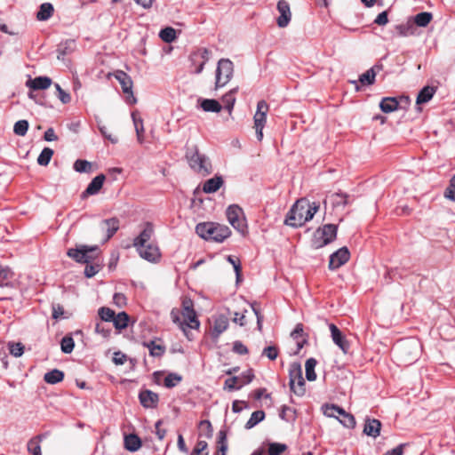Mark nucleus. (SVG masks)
Wrapping results in <instances>:
<instances>
[{"instance_id":"nucleus-3","label":"nucleus","mask_w":455,"mask_h":455,"mask_svg":"<svg viewBox=\"0 0 455 455\" xmlns=\"http://www.w3.org/2000/svg\"><path fill=\"white\" fill-rule=\"evenodd\" d=\"M181 315L184 321H180V311L178 309H172L171 312V317L172 321L179 324L180 329L185 331V327L191 329H196L199 327L200 323L197 320L196 314L193 308V302L191 299H184L182 302V312Z\"/></svg>"},{"instance_id":"nucleus-26","label":"nucleus","mask_w":455,"mask_h":455,"mask_svg":"<svg viewBox=\"0 0 455 455\" xmlns=\"http://www.w3.org/2000/svg\"><path fill=\"white\" fill-rule=\"evenodd\" d=\"M200 107L205 112L219 113L222 107L218 100L212 99L199 100Z\"/></svg>"},{"instance_id":"nucleus-59","label":"nucleus","mask_w":455,"mask_h":455,"mask_svg":"<svg viewBox=\"0 0 455 455\" xmlns=\"http://www.w3.org/2000/svg\"><path fill=\"white\" fill-rule=\"evenodd\" d=\"M28 451L33 455H42L40 443L36 439H30L28 443Z\"/></svg>"},{"instance_id":"nucleus-13","label":"nucleus","mask_w":455,"mask_h":455,"mask_svg":"<svg viewBox=\"0 0 455 455\" xmlns=\"http://www.w3.org/2000/svg\"><path fill=\"white\" fill-rule=\"evenodd\" d=\"M154 235H155L154 225L151 222H146L143 225V228L140 231V233L139 234V235L133 239V243H132L133 246L137 250L139 248H141L145 244H148L149 243H154L152 240L154 237Z\"/></svg>"},{"instance_id":"nucleus-23","label":"nucleus","mask_w":455,"mask_h":455,"mask_svg":"<svg viewBox=\"0 0 455 455\" xmlns=\"http://www.w3.org/2000/svg\"><path fill=\"white\" fill-rule=\"evenodd\" d=\"M52 84V79L48 76H37L27 81L26 85L33 90H45Z\"/></svg>"},{"instance_id":"nucleus-31","label":"nucleus","mask_w":455,"mask_h":455,"mask_svg":"<svg viewBox=\"0 0 455 455\" xmlns=\"http://www.w3.org/2000/svg\"><path fill=\"white\" fill-rule=\"evenodd\" d=\"M53 6L50 3H44L40 5L36 19L41 21L49 20L53 14Z\"/></svg>"},{"instance_id":"nucleus-12","label":"nucleus","mask_w":455,"mask_h":455,"mask_svg":"<svg viewBox=\"0 0 455 455\" xmlns=\"http://www.w3.org/2000/svg\"><path fill=\"white\" fill-rule=\"evenodd\" d=\"M139 255L151 263H157L161 259L160 249L156 243H149L136 250Z\"/></svg>"},{"instance_id":"nucleus-52","label":"nucleus","mask_w":455,"mask_h":455,"mask_svg":"<svg viewBox=\"0 0 455 455\" xmlns=\"http://www.w3.org/2000/svg\"><path fill=\"white\" fill-rule=\"evenodd\" d=\"M74 169L77 172H90L92 169V164L87 160L77 159L74 163Z\"/></svg>"},{"instance_id":"nucleus-29","label":"nucleus","mask_w":455,"mask_h":455,"mask_svg":"<svg viewBox=\"0 0 455 455\" xmlns=\"http://www.w3.org/2000/svg\"><path fill=\"white\" fill-rule=\"evenodd\" d=\"M75 46L76 44L73 40H68L60 44L57 49V58L59 60H63L66 55L71 53L74 51Z\"/></svg>"},{"instance_id":"nucleus-33","label":"nucleus","mask_w":455,"mask_h":455,"mask_svg":"<svg viewBox=\"0 0 455 455\" xmlns=\"http://www.w3.org/2000/svg\"><path fill=\"white\" fill-rule=\"evenodd\" d=\"M395 30L399 36H411L415 30L414 23L409 20L406 23L398 24L395 27Z\"/></svg>"},{"instance_id":"nucleus-62","label":"nucleus","mask_w":455,"mask_h":455,"mask_svg":"<svg viewBox=\"0 0 455 455\" xmlns=\"http://www.w3.org/2000/svg\"><path fill=\"white\" fill-rule=\"evenodd\" d=\"M228 261L233 265L235 275H236V279L239 280L240 275H241L240 260L237 258H235V257L229 255V256H228Z\"/></svg>"},{"instance_id":"nucleus-55","label":"nucleus","mask_w":455,"mask_h":455,"mask_svg":"<svg viewBox=\"0 0 455 455\" xmlns=\"http://www.w3.org/2000/svg\"><path fill=\"white\" fill-rule=\"evenodd\" d=\"M8 347L10 354L15 357H20L24 353V346L20 342H10Z\"/></svg>"},{"instance_id":"nucleus-7","label":"nucleus","mask_w":455,"mask_h":455,"mask_svg":"<svg viewBox=\"0 0 455 455\" xmlns=\"http://www.w3.org/2000/svg\"><path fill=\"white\" fill-rule=\"evenodd\" d=\"M67 255L78 263L89 264L97 260L99 248L97 246L79 245L76 248H71Z\"/></svg>"},{"instance_id":"nucleus-50","label":"nucleus","mask_w":455,"mask_h":455,"mask_svg":"<svg viewBox=\"0 0 455 455\" xmlns=\"http://www.w3.org/2000/svg\"><path fill=\"white\" fill-rule=\"evenodd\" d=\"M341 419H339V422L347 428H353L355 426V419L353 415L346 412L343 410V413H339Z\"/></svg>"},{"instance_id":"nucleus-10","label":"nucleus","mask_w":455,"mask_h":455,"mask_svg":"<svg viewBox=\"0 0 455 455\" xmlns=\"http://www.w3.org/2000/svg\"><path fill=\"white\" fill-rule=\"evenodd\" d=\"M115 78L119 82L123 92L125 94V101L129 105L137 103V99L133 95L132 86L133 83L130 76L122 70H116L114 73Z\"/></svg>"},{"instance_id":"nucleus-54","label":"nucleus","mask_w":455,"mask_h":455,"mask_svg":"<svg viewBox=\"0 0 455 455\" xmlns=\"http://www.w3.org/2000/svg\"><path fill=\"white\" fill-rule=\"evenodd\" d=\"M286 449L283 443H271L268 444V455H281Z\"/></svg>"},{"instance_id":"nucleus-9","label":"nucleus","mask_w":455,"mask_h":455,"mask_svg":"<svg viewBox=\"0 0 455 455\" xmlns=\"http://www.w3.org/2000/svg\"><path fill=\"white\" fill-rule=\"evenodd\" d=\"M269 107L265 100H259L257 104V110L253 116L254 129L256 131V137L259 141L263 139V128L267 122V115Z\"/></svg>"},{"instance_id":"nucleus-32","label":"nucleus","mask_w":455,"mask_h":455,"mask_svg":"<svg viewBox=\"0 0 455 455\" xmlns=\"http://www.w3.org/2000/svg\"><path fill=\"white\" fill-rule=\"evenodd\" d=\"M64 379V372L58 370L53 369L48 372H46L44 376V380L48 384H57L60 381H62Z\"/></svg>"},{"instance_id":"nucleus-56","label":"nucleus","mask_w":455,"mask_h":455,"mask_svg":"<svg viewBox=\"0 0 455 455\" xmlns=\"http://www.w3.org/2000/svg\"><path fill=\"white\" fill-rule=\"evenodd\" d=\"M99 315L103 321L113 322L116 313L109 307H103L100 308Z\"/></svg>"},{"instance_id":"nucleus-22","label":"nucleus","mask_w":455,"mask_h":455,"mask_svg":"<svg viewBox=\"0 0 455 455\" xmlns=\"http://www.w3.org/2000/svg\"><path fill=\"white\" fill-rule=\"evenodd\" d=\"M382 69V64H375L373 67H371L370 69H368L366 72H364L359 76L360 83L367 85L373 84L375 82L376 75Z\"/></svg>"},{"instance_id":"nucleus-14","label":"nucleus","mask_w":455,"mask_h":455,"mask_svg":"<svg viewBox=\"0 0 455 455\" xmlns=\"http://www.w3.org/2000/svg\"><path fill=\"white\" fill-rule=\"evenodd\" d=\"M349 258L350 253L347 247L339 249L330 256L329 268L335 270L340 267L348 261Z\"/></svg>"},{"instance_id":"nucleus-41","label":"nucleus","mask_w":455,"mask_h":455,"mask_svg":"<svg viewBox=\"0 0 455 455\" xmlns=\"http://www.w3.org/2000/svg\"><path fill=\"white\" fill-rule=\"evenodd\" d=\"M432 13L423 12L418 13L414 18V23L419 27H427L432 20Z\"/></svg>"},{"instance_id":"nucleus-19","label":"nucleus","mask_w":455,"mask_h":455,"mask_svg":"<svg viewBox=\"0 0 455 455\" xmlns=\"http://www.w3.org/2000/svg\"><path fill=\"white\" fill-rule=\"evenodd\" d=\"M228 327V317L223 314L217 315L213 317V326L212 329V336L218 339Z\"/></svg>"},{"instance_id":"nucleus-44","label":"nucleus","mask_w":455,"mask_h":455,"mask_svg":"<svg viewBox=\"0 0 455 455\" xmlns=\"http://www.w3.org/2000/svg\"><path fill=\"white\" fill-rule=\"evenodd\" d=\"M53 156V150L50 148H44L37 157V163L39 165L46 166L50 163Z\"/></svg>"},{"instance_id":"nucleus-17","label":"nucleus","mask_w":455,"mask_h":455,"mask_svg":"<svg viewBox=\"0 0 455 455\" xmlns=\"http://www.w3.org/2000/svg\"><path fill=\"white\" fill-rule=\"evenodd\" d=\"M329 329L334 344L337 345L344 354H347L350 347L349 342L342 334L341 331L334 323H330Z\"/></svg>"},{"instance_id":"nucleus-34","label":"nucleus","mask_w":455,"mask_h":455,"mask_svg":"<svg viewBox=\"0 0 455 455\" xmlns=\"http://www.w3.org/2000/svg\"><path fill=\"white\" fill-rule=\"evenodd\" d=\"M141 446V441L138 435L130 434L124 437V447L130 451H136Z\"/></svg>"},{"instance_id":"nucleus-8","label":"nucleus","mask_w":455,"mask_h":455,"mask_svg":"<svg viewBox=\"0 0 455 455\" xmlns=\"http://www.w3.org/2000/svg\"><path fill=\"white\" fill-rule=\"evenodd\" d=\"M234 64L228 59H220L218 62L215 75V88L225 86L232 78Z\"/></svg>"},{"instance_id":"nucleus-57","label":"nucleus","mask_w":455,"mask_h":455,"mask_svg":"<svg viewBox=\"0 0 455 455\" xmlns=\"http://www.w3.org/2000/svg\"><path fill=\"white\" fill-rule=\"evenodd\" d=\"M208 444L205 441H198L190 455H208Z\"/></svg>"},{"instance_id":"nucleus-48","label":"nucleus","mask_w":455,"mask_h":455,"mask_svg":"<svg viewBox=\"0 0 455 455\" xmlns=\"http://www.w3.org/2000/svg\"><path fill=\"white\" fill-rule=\"evenodd\" d=\"M28 122L27 120H19L14 124L13 132L18 136H25L28 130Z\"/></svg>"},{"instance_id":"nucleus-21","label":"nucleus","mask_w":455,"mask_h":455,"mask_svg":"<svg viewBox=\"0 0 455 455\" xmlns=\"http://www.w3.org/2000/svg\"><path fill=\"white\" fill-rule=\"evenodd\" d=\"M100 228L106 232L105 241L109 240L119 228V220L116 218L104 220L100 222Z\"/></svg>"},{"instance_id":"nucleus-1","label":"nucleus","mask_w":455,"mask_h":455,"mask_svg":"<svg viewBox=\"0 0 455 455\" xmlns=\"http://www.w3.org/2000/svg\"><path fill=\"white\" fill-rule=\"evenodd\" d=\"M319 208L318 203L314 202L310 204L306 198H300L296 201L288 212L284 223L293 228L301 227L307 221L313 219Z\"/></svg>"},{"instance_id":"nucleus-60","label":"nucleus","mask_w":455,"mask_h":455,"mask_svg":"<svg viewBox=\"0 0 455 455\" xmlns=\"http://www.w3.org/2000/svg\"><path fill=\"white\" fill-rule=\"evenodd\" d=\"M223 101L226 103L225 108L230 114L234 108V105L235 102V98L233 96V91L223 96Z\"/></svg>"},{"instance_id":"nucleus-47","label":"nucleus","mask_w":455,"mask_h":455,"mask_svg":"<svg viewBox=\"0 0 455 455\" xmlns=\"http://www.w3.org/2000/svg\"><path fill=\"white\" fill-rule=\"evenodd\" d=\"M182 380V377L178 373H169L164 378V386L168 388L176 387Z\"/></svg>"},{"instance_id":"nucleus-20","label":"nucleus","mask_w":455,"mask_h":455,"mask_svg":"<svg viewBox=\"0 0 455 455\" xmlns=\"http://www.w3.org/2000/svg\"><path fill=\"white\" fill-rule=\"evenodd\" d=\"M106 177L103 174L97 175L89 183L86 189L83 192L82 196L86 197L87 196H93L100 192L101 189Z\"/></svg>"},{"instance_id":"nucleus-51","label":"nucleus","mask_w":455,"mask_h":455,"mask_svg":"<svg viewBox=\"0 0 455 455\" xmlns=\"http://www.w3.org/2000/svg\"><path fill=\"white\" fill-rule=\"evenodd\" d=\"M75 347V342L72 337L65 336L60 341L61 351L65 354H70Z\"/></svg>"},{"instance_id":"nucleus-53","label":"nucleus","mask_w":455,"mask_h":455,"mask_svg":"<svg viewBox=\"0 0 455 455\" xmlns=\"http://www.w3.org/2000/svg\"><path fill=\"white\" fill-rule=\"evenodd\" d=\"M240 379L241 378L239 377L227 379L225 380L224 388L229 391L240 389L242 387V386H240Z\"/></svg>"},{"instance_id":"nucleus-15","label":"nucleus","mask_w":455,"mask_h":455,"mask_svg":"<svg viewBox=\"0 0 455 455\" xmlns=\"http://www.w3.org/2000/svg\"><path fill=\"white\" fill-rule=\"evenodd\" d=\"M210 52L206 48L198 49L190 55V60L196 67L194 72L200 74L209 60Z\"/></svg>"},{"instance_id":"nucleus-2","label":"nucleus","mask_w":455,"mask_h":455,"mask_svg":"<svg viewBox=\"0 0 455 455\" xmlns=\"http://www.w3.org/2000/svg\"><path fill=\"white\" fill-rule=\"evenodd\" d=\"M196 234L204 240L221 243L231 235L228 227L214 222H203L196 227Z\"/></svg>"},{"instance_id":"nucleus-43","label":"nucleus","mask_w":455,"mask_h":455,"mask_svg":"<svg viewBox=\"0 0 455 455\" xmlns=\"http://www.w3.org/2000/svg\"><path fill=\"white\" fill-rule=\"evenodd\" d=\"M132 117L133 120V124L135 126V131L137 133V139L138 141L141 144L144 141L143 138V132H144V127H143V121L140 117L137 118L135 113L132 114Z\"/></svg>"},{"instance_id":"nucleus-37","label":"nucleus","mask_w":455,"mask_h":455,"mask_svg":"<svg viewBox=\"0 0 455 455\" xmlns=\"http://www.w3.org/2000/svg\"><path fill=\"white\" fill-rule=\"evenodd\" d=\"M316 360L315 358H308L305 363L306 378L308 381H314L316 379V374L315 368L316 366Z\"/></svg>"},{"instance_id":"nucleus-42","label":"nucleus","mask_w":455,"mask_h":455,"mask_svg":"<svg viewBox=\"0 0 455 455\" xmlns=\"http://www.w3.org/2000/svg\"><path fill=\"white\" fill-rule=\"evenodd\" d=\"M228 451L227 435L224 431H220L218 435V451L216 455H226Z\"/></svg>"},{"instance_id":"nucleus-40","label":"nucleus","mask_w":455,"mask_h":455,"mask_svg":"<svg viewBox=\"0 0 455 455\" xmlns=\"http://www.w3.org/2000/svg\"><path fill=\"white\" fill-rule=\"evenodd\" d=\"M13 277V272L9 267L0 265V287L7 286Z\"/></svg>"},{"instance_id":"nucleus-61","label":"nucleus","mask_w":455,"mask_h":455,"mask_svg":"<svg viewBox=\"0 0 455 455\" xmlns=\"http://www.w3.org/2000/svg\"><path fill=\"white\" fill-rule=\"evenodd\" d=\"M291 390L297 395L302 396L306 392L305 387V380L303 376L301 377V379L296 380V383L294 384V387L291 388Z\"/></svg>"},{"instance_id":"nucleus-4","label":"nucleus","mask_w":455,"mask_h":455,"mask_svg":"<svg viewBox=\"0 0 455 455\" xmlns=\"http://www.w3.org/2000/svg\"><path fill=\"white\" fill-rule=\"evenodd\" d=\"M186 157L188 161L189 166L196 172L204 176L212 172V164L209 158L204 154H201L198 151L197 147L195 146L188 148L186 153Z\"/></svg>"},{"instance_id":"nucleus-35","label":"nucleus","mask_w":455,"mask_h":455,"mask_svg":"<svg viewBox=\"0 0 455 455\" xmlns=\"http://www.w3.org/2000/svg\"><path fill=\"white\" fill-rule=\"evenodd\" d=\"M143 346L148 348L150 355L154 357L162 356L165 351V347L164 346L156 344L153 340L144 342Z\"/></svg>"},{"instance_id":"nucleus-6","label":"nucleus","mask_w":455,"mask_h":455,"mask_svg":"<svg viewBox=\"0 0 455 455\" xmlns=\"http://www.w3.org/2000/svg\"><path fill=\"white\" fill-rule=\"evenodd\" d=\"M338 226L334 224H325L317 228L314 233L311 246L314 249H320L333 242L336 239Z\"/></svg>"},{"instance_id":"nucleus-64","label":"nucleus","mask_w":455,"mask_h":455,"mask_svg":"<svg viewBox=\"0 0 455 455\" xmlns=\"http://www.w3.org/2000/svg\"><path fill=\"white\" fill-rule=\"evenodd\" d=\"M239 378L240 379V386L243 387L244 385H247L251 383L254 378V375L251 370L243 372Z\"/></svg>"},{"instance_id":"nucleus-30","label":"nucleus","mask_w":455,"mask_h":455,"mask_svg":"<svg viewBox=\"0 0 455 455\" xmlns=\"http://www.w3.org/2000/svg\"><path fill=\"white\" fill-rule=\"evenodd\" d=\"M398 105L395 98L387 97L380 101L379 108L384 113H391L397 109Z\"/></svg>"},{"instance_id":"nucleus-49","label":"nucleus","mask_w":455,"mask_h":455,"mask_svg":"<svg viewBox=\"0 0 455 455\" xmlns=\"http://www.w3.org/2000/svg\"><path fill=\"white\" fill-rule=\"evenodd\" d=\"M101 269V265L97 261L86 264L84 268V275L86 277L91 278L94 276Z\"/></svg>"},{"instance_id":"nucleus-58","label":"nucleus","mask_w":455,"mask_h":455,"mask_svg":"<svg viewBox=\"0 0 455 455\" xmlns=\"http://www.w3.org/2000/svg\"><path fill=\"white\" fill-rule=\"evenodd\" d=\"M55 88H56V91H57V96L59 98V100L63 103V104H68L70 102L71 100V96L69 93L66 92L59 84H55Z\"/></svg>"},{"instance_id":"nucleus-28","label":"nucleus","mask_w":455,"mask_h":455,"mask_svg":"<svg viewBox=\"0 0 455 455\" xmlns=\"http://www.w3.org/2000/svg\"><path fill=\"white\" fill-rule=\"evenodd\" d=\"M435 93V88L433 86H425L423 87L417 97L416 103L423 104L428 102Z\"/></svg>"},{"instance_id":"nucleus-5","label":"nucleus","mask_w":455,"mask_h":455,"mask_svg":"<svg viewBox=\"0 0 455 455\" xmlns=\"http://www.w3.org/2000/svg\"><path fill=\"white\" fill-rule=\"evenodd\" d=\"M419 342L414 339L399 343L395 349L400 362L405 365L416 362L419 355Z\"/></svg>"},{"instance_id":"nucleus-18","label":"nucleus","mask_w":455,"mask_h":455,"mask_svg":"<svg viewBox=\"0 0 455 455\" xmlns=\"http://www.w3.org/2000/svg\"><path fill=\"white\" fill-rule=\"evenodd\" d=\"M139 400L144 408L155 409L158 405L159 396L156 393L146 389L140 392Z\"/></svg>"},{"instance_id":"nucleus-24","label":"nucleus","mask_w":455,"mask_h":455,"mask_svg":"<svg viewBox=\"0 0 455 455\" xmlns=\"http://www.w3.org/2000/svg\"><path fill=\"white\" fill-rule=\"evenodd\" d=\"M224 180L221 176L215 175L213 178L207 180L203 186V191L206 194L217 192L223 185Z\"/></svg>"},{"instance_id":"nucleus-45","label":"nucleus","mask_w":455,"mask_h":455,"mask_svg":"<svg viewBox=\"0 0 455 455\" xmlns=\"http://www.w3.org/2000/svg\"><path fill=\"white\" fill-rule=\"evenodd\" d=\"M159 37L165 43H172L176 38V31L172 27L164 28L160 31Z\"/></svg>"},{"instance_id":"nucleus-38","label":"nucleus","mask_w":455,"mask_h":455,"mask_svg":"<svg viewBox=\"0 0 455 455\" xmlns=\"http://www.w3.org/2000/svg\"><path fill=\"white\" fill-rule=\"evenodd\" d=\"M265 419V412L261 410L255 411L251 413V418L245 424L246 429H251L254 427L257 424L261 422Z\"/></svg>"},{"instance_id":"nucleus-63","label":"nucleus","mask_w":455,"mask_h":455,"mask_svg":"<svg viewBox=\"0 0 455 455\" xmlns=\"http://www.w3.org/2000/svg\"><path fill=\"white\" fill-rule=\"evenodd\" d=\"M262 355H266L270 360H275L278 355V351L275 347L269 346L264 348Z\"/></svg>"},{"instance_id":"nucleus-36","label":"nucleus","mask_w":455,"mask_h":455,"mask_svg":"<svg viewBox=\"0 0 455 455\" xmlns=\"http://www.w3.org/2000/svg\"><path fill=\"white\" fill-rule=\"evenodd\" d=\"M348 196L344 193H334L329 196V199L334 208L345 207L347 204Z\"/></svg>"},{"instance_id":"nucleus-27","label":"nucleus","mask_w":455,"mask_h":455,"mask_svg":"<svg viewBox=\"0 0 455 455\" xmlns=\"http://www.w3.org/2000/svg\"><path fill=\"white\" fill-rule=\"evenodd\" d=\"M301 377H302L301 365L298 363H291L289 368L290 387L293 388L294 384L296 383V380L301 379Z\"/></svg>"},{"instance_id":"nucleus-46","label":"nucleus","mask_w":455,"mask_h":455,"mask_svg":"<svg viewBox=\"0 0 455 455\" xmlns=\"http://www.w3.org/2000/svg\"><path fill=\"white\" fill-rule=\"evenodd\" d=\"M323 414L329 418H338L337 414L343 413V409L334 404H324Z\"/></svg>"},{"instance_id":"nucleus-16","label":"nucleus","mask_w":455,"mask_h":455,"mask_svg":"<svg viewBox=\"0 0 455 455\" xmlns=\"http://www.w3.org/2000/svg\"><path fill=\"white\" fill-rule=\"evenodd\" d=\"M276 8L279 12V16L276 19L277 26L279 28H286L291 19L290 4L285 0H280L277 3Z\"/></svg>"},{"instance_id":"nucleus-25","label":"nucleus","mask_w":455,"mask_h":455,"mask_svg":"<svg viewBox=\"0 0 455 455\" xmlns=\"http://www.w3.org/2000/svg\"><path fill=\"white\" fill-rule=\"evenodd\" d=\"M381 423L378 419H367L365 420L363 433L369 436L376 438L379 435Z\"/></svg>"},{"instance_id":"nucleus-11","label":"nucleus","mask_w":455,"mask_h":455,"mask_svg":"<svg viewBox=\"0 0 455 455\" xmlns=\"http://www.w3.org/2000/svg\"><path fill=\"white\" fill-rule=\"evenodd\" d=\"M227 218L230 225L237 231L243 233L246 228L245 218L241 207L236 204L227 209Z\"/></svg>"},{"instance_id":"nucleus-39","label":"nucleus","mask_w":455,"mask_h":455,"mask_svg":"<svg viewBox=\"0 0 455 455\" xmlns=\"http://www.w3.org/2000/svg\"><path fill=\"white\" fill-rule=\"evenodd\" d=\"M129 315L125 312H120L115 315L113 319L114 326L118 330H123L128 326Z\"/></svg>"}]
</instances>
